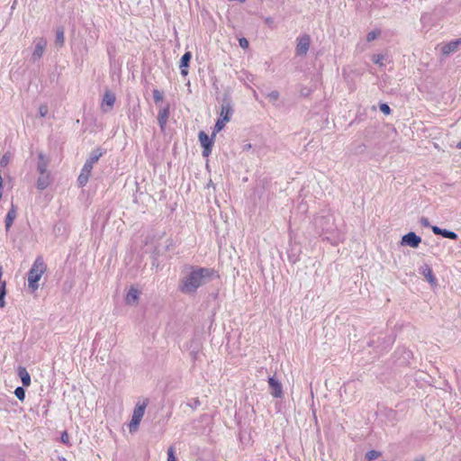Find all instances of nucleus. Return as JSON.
Segmentation results:
<instances>
[{
    "label": "nucleus",
    "mask_w": 461,
    "mask_h": 461,
    "mask_svg": "<svg viewBox=\"0 0 461 461\" xmlns=\"http://www.w3.org/2000/svg\"><path fill=\"white\" fill-rule=\"evenodd\" d=\"M115 95L111 91H106L104 95L103 102H102V110L104 113L111 111L115 103Z\"/></svg>",
    "instance_id": "obj_7"
},
{
    "label": "nucleus",
    "mask_w": 461,
    "mask_h": 461,
    "mask_svg": "<svg viewBox=\"0 0 461 461\" xmlns=\"http://www.w3.org/2000/svg\"><path fill=\"white\" fill-rule=\"evenodd\" d=\"M46 271V265L41 258H37L28 273V285L33 291L38 289V282Z\"/></svg>",
    "instance_id": "obj_2"
},
{
    "label": "nucleus",
    "mask_w": 461,
    "mask_h": 461,
    "mask_svg": "<svg viewBox=\"0 0 461 461\" xmlns=\"http://www.w3.org/2000/svg\"><path fill=\"white\" fill-rule=\"evenodd\" d=\"M18 375L21 378L23 386H29L31 384V375L25 367H18Z\"/></svg>",
    "instance_id": "obj_18"
},
{
    "label": "nucleus",
    "mask_w": 461,
    "mask_h": 461,
    "mask_svg": "<svg viewBox=\"0 0 461 461\" xmlns=\"http://www.w3.org/2000/svg\"><path fill=\"white\" fill-rule=\"evenodd\" d=\"M6 295V283H4L0 286V308H4L5 306V297Z\"/></svg>",
    "instance_id": "obj_23"
},
{
    "label": "nucleus",
    "mask_w": 461,
    "mask_h": 461,
    "mask_svg": "<svg viewBox=\"0 0 461 461\" xmlns=\"http://www.w3.org/2000/svg\"><path fill=\"white\" fill-rule=\"evenodd\" d=\"M268 384L271 389V395L276 398H281L283 396V387L279 381L275 377L268 378Z\"/></svg>",
    "instance_id": "obj_9"
},
{
    "label": "nucleus",
    "mask_w": 461,
    "mask_h": 461,
    "mask_svg": "<svg viewBox=\"0 0 461 461\" xmlns=\"http://www.w3.org/2000/svg\"><path fill=\"white\" fill-rule=\"evenodd\" d=\"M431 229H432V231H433L435 234H437V235H441V233H442V230H443V229H440V228H439V227H438V226H432V228H431Z\"/></svg>",
    "instance_id": "obj_40"
},
{
    "label": "nucleus",
    "mask_w": 461,
    "mask_h": 461,
    "mask_svg": "<svg viewBox=\"0 0 461 461\" xmlns=\"http://www.w3.org/2000/svg\"><path fill=\"white\" fill-rule=\"evenodd\" d=\"M458 147L461 148V141L459 142Z\"/></svg>",
    "instance_id": "obj_47"
},
{
    "label": "nucleus",
    "mask_w": 461,
    "mask_h": 461,
    "mask_svg": "<svg viewBox=\"0 0 461 461\" xmlns=\"http://www.w3.org/2000/svg\"><path fill=\"white\" fill-rule=\"evenodd\" d=\"M279 96H280L279 92L276 90H274V91L270 92L269 94H267V97L269 98V100L271 102L277 101L279 99Z\"/></svg>",
    "instance_id": "obj_33"
},
{
    "label": "nucleus",
    "mask_w": 461,
    "mask_h": 461,
    "mask_svg": "<svg viewBox=\"0 0 461 461\" xmlns=\"http://www.w3.org/2000/svg\"><path fill=\"white\" fill-rule=\"evenodd\" d=\"M252 148L251 144L250 143H247L244 145L243 147V150L246 151V150H249Z\"/></svg>",
    "instance_id": "obj_43"
},
{
    "label": "nucleus",
    "mask_w": 461,
    "mask_h": 461,
    "mask_svg": "<svg viewBox=\"0 0 461 461\" xmlns=\"http://www.w3.org/2000/svg\"><path fill=\"white\" fill-rule=\"evenodd\" d=\"M413 461H425V457L424 456H419V457H416Z\"/></svg>",
    "instance_id": "obj_45"
},
{
    "label": "nucleus",
    "mask_w": 461,
    "mask_h": 461,
    "mask_svg": "<svg viewBox=\"0 0 461 461\" xmlns=\"http://www.w3.org/2000/svg\"><path fill=\"white\" fill-rule=\"evenodd\" d=\"M380 33H381V32L379 30H375V31L368 32L366 35V41L370 42V41L375 40L380 35Z\"/></svg>",
    "instance_id": "obj_30"
},
{
    "label": "nucleus",
    "mask_w": 461,
    "mask_h": 461,
    "mask_svg": "<svg viewBox=\"0 0 461 461\" xmlns=\"http://www.w3.org/2000/svg\"><path fill=\"white\" fill-rule=\"evenodd\" d=\"M153 98H154L155 103L158 104V102L162 101L163 94L159 90L154 89L153 90Z\"/></svg>",
    "instance_id": "obj_32"
},
{
    "label": "nucleus",
    "mask_w": 461,
    "mask_h": 461,
    "mask_svg": "<svg viewBox=\"0 0 461 461\" xmlns=\"http://www.w3.org/2000/svg\"><path fill=\"white\" fill-rule=\"evenodd\" d=\"M239 43L242 49H248L249 45V41L246 38H240L239 40Z\"/></svg>",
    "instance_id": "obj_37"
},
{
    "label": "nucleus",
    "mask_w": 461,
    "mask_h": 461,
    "mask_svg": "<svg viewBox=\"0 0 461 461\" xmlns=\"http://www.w3.org/2000/svg\"><path fill=\"white\" fill-rule=\"evenodd\" d=\"M49 164H50L49 158H46V156L42 152H40L38 154V163H37L38 173L39 174L50 173V171L48 170Z\"/></svg>",
    "instance_id": "obj_10"
},
{
    "label": "nucleus",
    "mask_w": 461,
    "mask_h": 461,
    "mask_svg": "<svg viewBox=\"0 0 461 461\" xmlns=\"http://www.w3.org/2000/svg\"><path fill=\"white\" fill-rule=\"evenodd\" d=\"M167 461H176L175 457L174 448L170 447L167 449Z\"/></svg>",
    "instance_id": "obj_36"
},
{
    "label": "nucleus",
    "mask_w": 461,
    "mask_h": 461,
    "mask_svg": "<svg viewBox=\"0 0 461 461\" xmlns=\"http://www.w3.org/2000/svg\"><path fill=\"white\" fill-rule=\"evenodd\" d=\"M192 58L191 52L187 51L185 52L180 60V68H181V74L182 76L185 77L188 74L187 68L189 66L190 59Z\"/></svg>",
    "instance_id": "obj_14"
},
{
    "label": "nucleus",
    "mask_w": 461,
    "mask_h": 461,
    "mask_svg": "<svg viewBox=\"0 0 461 461\" xmlns=\"http://www.w3.org/2000/svg\"><path fill=\"white\" fill-rule=\"evenodd\" d=\"M379 108H380V111L384 114H390V113H391V109H390L389 105L386 104H381Z\"/></svg>",
    "instance_id": "obj_35"
},
{
    "label": "nucleus",
    "mask_w": 461,
    "mask_h": 461,
    "mask_svg": "<svg viewBox=\"0 0 461 461\" xmlns=\"http://www.w3.org/2000/svg\"><path fill=\"white\" fill-rule=\"evenodd\" d=\"M265 22H266V23H267L268 26H270V27H272V25H273V23H274V20H273V18H271V17H267V18L265 19Z\"/></svg>",
    "instance_id": "obj_41"
},
{
    "label": "nucleus",
    "mask_w": 461,
    "mask_h": 461,
    "mask_svg": "<svg viewBox=\"0 0 461 461\" xmlns=\"http://www.w3.org/2000/svg\"><path fill=\"white\" fill-rule=\"evenodd\" d=\"M308 94H309V90H308V89H306V88H305V89H303V90L301 91V95H307Z\"/></svg>",
    "instance_id": "obj_44"
},
{
    "label": "nucleus",
    "mask_w": 461,
    "mask_h": 461,
    "mask_svg": "<svg viewBox=\"0 0 461 461\" xmlns=\"http://www.w3.org/2000/svg\"><path fill=\"white\" fill-rule=\"evenodd\" d=\"M89 176H90V175L88 173L84 172L83 170H81V173H80V175L78 176V178H77L78 185L79 186L86 185V183L88 182Z\"/></svg>",
    "instance_id": "obj_22"
},
{
    "label": "nucleus",
    "mask_w": 461,
    "mask_h": 461,
    "mask_svg": "<svg viewBox=\"0 0 461 461\" xmlns=\"http://www.w3.org/2000/svg\"><path fill=\"white\" fill-rule=\"evenodd\" d=\"M226 122H227V121H224L222 118H220V119L216 122V123H215V125H214V131H213V134H212V135L214 136V135L216 134V132L221 131L224 128V126H225Z\"/></svg>",
    "instance_id": "obj_24"
},
{
    "label": "nucleus",
    "mask_w": 461,
    "mask_h": 461,
    "mask_svg": "<svg viewBox=\"0 0 461 461\" xmlns=\"http://www.w3.org/2000/svg\"><path fill=\"white\" fill-rule=\"evenodd\" d=\"M420 222L423 226L425 227H428L429 226V220L425 217H422L421 220H420Z\"/></svg>",
    "instance_id": "obj_42"
},
{
    "label": "nucleus",
    "mask_w": 461,
    "mask_h": 461,
    "mask_svg": "<svg viewBox=\"0 0 461 461\" xmlns=\"http://www.w3.org/2000/svg\"><path fill=\"white\" fill-rule=\"evenodd\" d=\"M420 270H421V274L425 276L427 281L432 286H436L437 285V279L434 276V275L432 273V269L430 268V267L429 265H424V266L421 267Z\"/></svg>",
    "instance_id": "obj_13"
},
{
    "label": "nucleus",
    "mask_w": 461,
    "mask_h": 461,
    "mask_svg": "<svg viewBox=\"0 0 461 461\" xmlns=\"http://www.w3.org/2000/svg\"><path fill=\"white\" fill-rule=\"evenodd\" d=\"M139 295L140 292L136 288L131 287L127 293L125 298L126 303L131 305L137 304L139 301Z\"/></svg>",
    "instance_id": "obj_16"
},
{
    "label": "nucleus",
    "mask_w": 461,
    "mask_h": 461,
    "mask_svg": "<svg viewBox=\"0 0 461 461\" xmlns=\"http://www.w3.org/2000/svg\"><path fill=\"white\" fill-rule=\"evenodd\" d=\"M2 198V189H0V199Z\"/></svg>",
    "instance_id": "obj_46"
},
{
    "label": "nucleus",
    "mask_w": 461,
    "mask_h": 461,
    "mask_svg": "<svg viewBox=\"0 0 461 461\" xmlns=\"http://www.w3.org/2000/svg\"><path fill=\"white\" fill-rule=\"evenodd\" d=\"M441 236L444 237V238L450 239V240H456L457 239V235H456V232L448 230H445V229L442 230Z\"/></svg>",
    "instance_id": "obj_26"
},
{
    "label": "nucleus",
    "mask_w": 461,
    "mask_h": 461,
    "mask_svg": "<svg viewBox=\"0 0 461 461\" xmlns=\"http://www.w3.org/2000/svg\"><path fill=\"white\" fill-rule=\"evenodd\" d=\"M198 139L202 147L212 146L213 141L209 138V136L204 131L199 132Z\"/></svg>",
    "instance_id": "obj_20"
},
{
    "label": "nucleus",
    "mask_w": 461,
    "mask_h": 461,
    "mask_svg": "<svg viewBox=\"0 0 461 461\" xmlns=\"http://www.w3.org/2000/svg\"><path fill=\"white\" fill-rule=\"evenodd\" d=\"M381 456V453L376 450H370L366 454V457L368 461L378 458Z\"/></svg>",
    "instance_id": "obj_29"
},
{
    "label": "nucleus",
    "mask_w": 461,
    "mask_h": 461,
    "mask_svg": "<svg viewBox=\"0 0 461 461\" xmlns=\"http://www.w3.org/2000/svg\"><path fill=\"white\" fill-rule=\"evenodd\" d=\"M311 38L305 34L298 39V43L295 49L297 56H305L310 48Z\"/></svg>",
    "instance_id": "obj_5"
},
{
    "label": "nucleus",
    "mask_w": 461,
    "mask_h": 461,
    "mask_svg": "<svg viewBox=\"0 0 461 461\" xmlns=\"http://www.w3.org/2000/svg\"><path fill=\"white\" fill-rule=\"evenodd\" d=\"M101 156L102 152H100L98 149L93 151L89 158L86 161L82 170L90 175L94 165L98 161Z\"/></svg>",
    "instance_id": "obj_8"
},
{
    "label": "nucleus",
    "mask_w": 461,
    "mask_h": 461,
    "mask_svg": "<svg viewBox=\"0 0 461 461\" xmlns=\"http://www.w3.org/2000/svg\"><path fill=\"white\" fill-rule=\"evenodd\" d=\"M52 182V178L50 176V173H43L40 174L36 186L39 190L46 189Z\"/></svg>",
    "instance_id": "obj_11"
},
{
    "label": "nucleus",
    "mask_w": 461,
    "mask_h": 461,
    "mask_svg": "<svg viewBox=\"0 0 461 461\" xmlns=\"http://www.w3.org/2000/svg\"><path fill=\"white\" fill-rule=\"evenodd\" d=\"M11 158H12V154L10 152L5 153L0 159V166L2 167H6L9 164Z\"/></svg>",
    "instance_id": "obj_25"
},
{
    "label": "nucleus",
    "mask_w": 461,
    "mask_h": 461,
    "mask_svg": "<svg viewBox=\"0 0 461 461\" xmlns=\"http://www.w3.org/2000/svg\"><path fill=\"white\" fill-rule=\"evenodd\" d=\"M213 269L207 267H191L188 273L179 280L178 290L187 295H194L197 289L211 281Z\"/></svg>",
    "instance_id": "obj_1"
},
{
    "label": "nucleus",
    "mask_w": 461,
    "mask_h": 461,
    "mask_svg": "<svg viewBox=\"0 0 461 461\" xmlns=\"http://www.w3.org/2000/svg\"><path fill=\"white\" fill-rule=\"evenodd\" d=\"M232 107L230 102L224 100L221 109V118L224 121L230 122Z\"/></svg>",
    "instance_id": "obj_15"
},
{
    "label": "nucleus",
    "mask_w": 461,
    "mask_h": 461,
    "mask_svg": "<svg viewBox=\"0 0 461 461\" xmlns=\"http://www.w3.org/2000/svg\"><path fill=\"white\" fill-rule=\"evenodd\" d=\"M34 44H35V48H34V50L32 54V58H31V60L35 63L37 61H39L44 52H45V50L47 48V45H48V41L45 38L43 37H40V38H36L34 41H33Z\"/></svg>",
    "instance_id": "obj_4"
},
{
    "label": "nucleus",
    "mask_w": 461,
    "mask_h": 461,
    "mask_svg": "<svg viewBox=\"0 0 461 461\" xmlns=\"http://www.w3.org/2000/svg\"><path fill=\"white\" fill-rule=\"evenodd\" d=\"M69 440V436L67 431H64L61 435V441L65 444H68Z\"/></svg>",
    "instance_id": "obj_39"
},
{
    "label": "nucleus",
    "mask_w": 461,
    "mask_h": 461,
    "mask_svg": "<svg viewBox=\"0 0 461 461\" xmlns=\"http://www.w3.org/2000/svg\"><path fill=\"white\" fill-rule=\"evenodd\" d=\"M14 394L20 401H23L25 398V390L23 387L18 386L14 391Z\"/></svg>",
    "instance_id": "obj_28"
},
{
    "label": "nucleus",
    "mask_w": 461,
    "mask_h": 461,
    "mask_svg": "<svg viewBox=\"0 0 461 461\" xmlns=\"http://www.w3.org/2000/svg\"><path fill=\"white\" fill-rule=\"evenodd\" d=\"M203 156L208 157L212 152V146H206V147H203Z\"/></svg>",
    "instance_id": "obj_38"
},
{
    "label": "nucleus",
    "mask_w": 461,
    "mask_h": 461,
    "mask_svg": "<svg viewBox=\"0 0 461 461\" xmlns=\"http://www.w3.org/2000/svg\"><path fill=\"white\" fill-rule=\"evenodd\" d=\"M148 405V400H145L142 403H137L133 411L131 420L129 424L130 432H136L139 429L140 423L144 416L145 409Z\"/></svg>",
    "instance_id": "obj_3"
},
{
    "label": "nucleus",
    "mask_w": 461,
    "mask_h": 461,
    "mask_svg": "<svg viewBox=\"0 0 461 461\" xmlns=\"http://www.w3.org/2000/svg\"><path fill=\"white\" fill-rule=\"evenodd\" d=\"M460 45L461 38L445 44L441 49V52L443 55H449L452 52H456Z\"/></svg>",
    "instance_id": "obj_12"
},
{
    "label": "nucleus",
    "mask_w": 461,
    "mask_h": 461,
    "mask_svg": "<svg viewBox=\"0 0 461 461\" xmlns=\"http://www.w3.org/2000/svg\"><path fill=\"white\" fill-rule=\"evenodd\" d=\"M201 404V402L198 398L191 399L186 405L190 407L193 410H195L197 407H199Z\"/></svg>",
    "instance_id": "obj_31"
},
{
    "label": "nucleus",
    "mask_w": 461,
    "mask_h": 461,
    "mask_svg": "<svg viewBox=\"0 0 461 461\" xmlns=\"http://www.w3.org/2000/svg\"><path fill=\"white\" fill-rule=\"evenodd\" d=\"M420 242H421L420 237L416 235L415 232L411 231V232L405 234L402 238L401 244L402 245H408L411 248L416 249V248L419 247Z\"/></svg>",
    "instance_id": "obj_6"
},
{
    "label": "nucleus",
    "mask_w": 461,
    "mask_h": 461,
    "mask_svg": "<svg viewBox=\"0 0 461 461\" xmlns=\"http://www.w3.org/2000/svg\"><path fill=\"white\" fill-rule=\"evenodd\" d=\"M49 112V108H48V105L43 104H41L40 107H39V114L41 117H45L47 115Z\"/></svg>",
    "instance_id": "obj_34"
},
{
    "label": "nucleus",
    "mask_w": 461,
    "mask_h": 461,
    "mask_svg": "<svg viewBox=\"0 0 461 461\" xmlns=\"http://www.w3.org/2000/svg\"><path fill=\"white\" fill-rule=\"evenodd\" d=\"M65 42L64 30L63 28H58L56 32L55 44L57 47H62Z\"/></svg>",
    "instance_id": "obj_21"
},
{
    "label": "nucleus",
    "mask_w": 461,
    "mask_h": 461,
    "mask_svg": "<svg viewBox=\"0 0 461 461\" xmlns=\"http://www.w3.org/2000/svg\"><path fill=\"white\" fill-rule=\"evenodd\" d=\"M169 116V106L161 109L158 114V121L160 128L163 130Z\"/></svg>",
    "instance_id": "obj_17"
},
{
    "label": "nucleus",
    "mask_w": 461,
    "mask_h": 461,
    "mask_svg": "<svg viewBox=\"0 0 461 461\" xmlns=\"http://www.w3.org/2000/svg\"><path fill=\"white\" fill-rule=\"evenodd\" d=\"M15 218H16V210H15L14 206L12 205V207L8 211V212L5 216V220L6 230H8L11 228Z\"/></svg>",
    "instance_id": "obj_19"
},
{
    "label": "nucleus",
    "mask_w": 461,
    "mask_h": 461,
    "mask_svg": "<svg viewBox=\"0 0 461 461\" xmlns=\"http://www.w3.org/2000/svg\"><path fill=\"white\" fill-rule=\"evenodd\" d=\"M384 59V56L382 54H375L372 57L373 62L379 65L380 67L384 66V63H383Z\"/></svg>",
    "instance_id": "obj_27"
}]
</instances>
